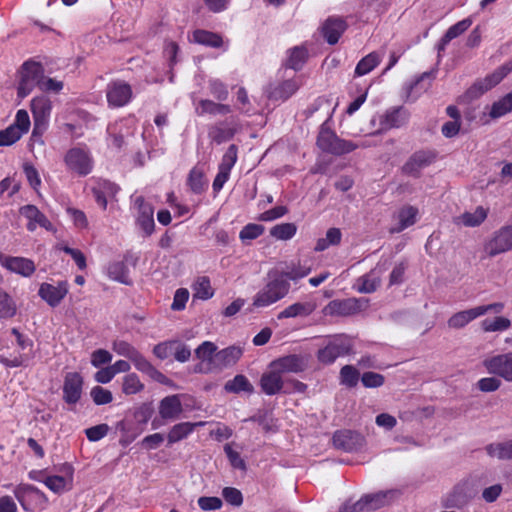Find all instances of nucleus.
Listing matches in <instances>:
<instances>
[{
	"mask_svg": "<svg viewBox=\"0 0 512 512\" xmlns=\"http://www.w3.org/2000/svg\"><path fill=\"white\" fill-rule=\"evenodd\" d=\"M291 284L287 281L280 269H270L264 279L263 286L254 295L250 312L255 309L267 308L282 299L290 292Z\"/></svg>",
	"mask_w": 512,
	"mask_h": 512,
	"instance_id": "f257e3e1",
	"label": "nucleus"
},
{
	"mask_svg": "<svg viewBox=\"0 0 512 512\" xmlns=\"http://www.w3.org/2000/svg\"><path fill=\"white\" fill-rule=\"evenodd\" d=\"M316 144L321 151L335 156L350 153L358 148V145L354 142L339 138L336 133L329 128L327 122H324L320 126Z\"/></svg>",
	"mask_w": 512,
	"mask_h": 512,
	"instance_id": "f03ea898",
	"label": "nucleus"
},
{
	"mask_svg": "<svg viewBox=\"0 0 512 512\" xmlns=\"http://www.w3.org/2000/svg\"><path fill=\"white\" fill-rule=\"evenodd\" d=\"M44 73V67L40 62L33 60L24 62L20 70V81L17 88L18 97L25 98L35 87L40 88Z\"/></svg>",
	"mask_w": 512,
	"mask_h": 512,
	"instance_id": "7ed1b4c3",
	"label": "nucleus"
},
{
	"mask_svg": "<svg viewBox=\"0 0 512 512\" xmlns=\"http://www.w3.org/2000/svg\"><path fill=\"white\" fill-rule=\"evenodd\" d=\"M477 494L474 483L470 479H463L443 499V506L447 508H463Z\"/></svg>",
	"mask_w": 512,
	"mask_h": 512,
	"instance_id": "20e7f679",
	"label": "nucleus"
},
{
	"mask_svg": "<svg viewBox=\"0 0 512 512\" xmlns=\"http://www.w3.org/2000/svg\"><path fill=\"white\" fill-rule=\"evenodd\" d=\"M368 300L364 298H346L330 301L324 308L326 316H351L366 308Z\"/></svg>",
	"mask_w": 512,
	"mask_h": 512,
	"instance_id": "39448f33",
	"label": "nucleus"
},
{
	"mask_svg": "<svg viewBox=\"0 0 512 512\" xmlns=\"http://www.w3.org/2000/svg\"><path fill=\"white\" fill-rule=\"evenodd\" d=\"M512 71V60L507 61L497 68L492 74L486 76L482 80L476 81L467 91V95L471 99L480 97L482 94L496 86L501 80Z\"/></svg>",
	"mask_w": 512,
	"mask_h": 512,
	"instance_id": "423d86ee",
	"label": "nucleus"
},
{
	"mask_svg": "<svg viewBox=\"0 0 512 512\" xmlns=\"http://www.w3.org/2000/svg\"><path fill=\"white\" fill-rule=\"evenodd\" d=\"M52 110L51 100L44 95L35 97L31 101V111L34 119L32 135H42L47 128Z\"/></svg>",
	"mask_w": 512,
	"mask_h": 512,
	"instance_id": "0eeeda50",
	"label": "nucleus"
},
{
	"mask_svg": "<svg viewBox=\"0 0 512 512\" xmlns=\"http://www.w3.org/2000/svg\"><path fill=\"white\" fill-rule=\"evenodd\" d=\"M332 440L335 448L349 453L359 451L366 443L361 433L348 429L337 430Z\"/></svg>",
	"mask_w": 512,
	"mask_h": 512,
	"instance_id": "6e6552de",
	"label": "nucleus"
},
{
	"mask_svg": "<svg viewBox=\"0 0 512 512\" xmlns=\"http://www.w3.org/2000/svg\"><path fill=\"white\" fill-rule=\"evenodd\" d=\"M484 249L490 257L512 250V225H505L495 231Z\"/></svg>",
	"mask_w": 512,
	"mask_h": 512,
	"instance_id": "1a4fd4ad",
	"label": "nucleus"
},
{
	"mask_svg": "<svg viewBox=\"0 0 512 512\" xmlns=\"http://www.w3.org/2000/svg\"><path fill=\"white\" fill-rule=\"evenodd\" d=\"M483 366L490 374L512 382V352L487 358L483 361Z\"/></svg>",
	"mask_w": 512,
	"mask_h": 512,
	"instance_id": "9d476101",
	"label": "nucleus"
},
{
	"mask_svg": "<svg viewBox=\"0 0 512 512\" xmlns=\"http://www.w3.org/2000/svg\"><path fill=\"white\" fill-rule=\"evenodd\" d=\"M14 495L25 511H34V503H45V494L36 487L28 484L18 485L14 489Z\"/></svg>",
	"mask_w": 512,
	"mask_h": 512,
	"instance_id": "9b49d317",
	"label": "nucleus"
},
{
	"mask_svg": "<svg viewBox=\"0 0 512 512\" xmlns=\"http://www.w3.org/2000/svg\"><path fill=\"white\" fill-rule=\"evenodd\" d=\"M68 169L80 176L88 175L92 170V160L89 155L80 148L70 149L64 158Z\"/></svg>",
	"mask_w": 512,
	"mask_h": 512,
	"instance_id": "f8f14e48",
	"label": "nucleus"
},
{
	"mask_svg": "<svg viewBox=\"0 0 512 512\" xmlns=\"http://www.w3.org/2000/svg\"><path fill=\"white\" fill-rule=\"evenodd\" d=\"M135 204L138 207L136 224L143 231L144 236H151L155 229L154 207L150 203L145 202L142 196L135 199Z\"/></svg>",
	"mask_w": 512,
	"mask_h": 512,
	"instance_id": "ddd939ff",
	"label": "nucleus"
},
{
	"mask_svg": "<svg viewBox=\"0 0 512 512\" xmlns=\"http://www.w3.org/2000/svg\"><path fill=\"white\" fill-rule=\"evenodd\" d=\"M350 351L351 344L349 342L341 339H334L317 352V359L319 362L329 365L338 357L349 354Z\"/></svg>",
	"mask_w": 512,
	"mask_h": 512,
	"instance_id": "4468645a",
	"label": "nucleus"
},
{
	"mask_svg": "<svg viewBox=\"0 0 512 512\" xmlns=\"http://www.w3.org/2000/svg\"><path fill=\"white\" fill-rule=\"evenodd\" d=\"M19 213L28 220L26 227L30 232L35 231L37 226H40L47 231H56L54 225L35 205H24L20 207Z\"/></svg>",
	"mask_w": 512,
	"mask_h": 512,
	"instance_id": "2eb2a0df",
	"label": "nucleus"
},
{
	"mask_svg": "<svg viewBox=\"0 0 512 512\" xmlns=\"http://www.w3.org/2000/svg\"><path fill=\"white\" fill-rule=\"evenodd\" d=\"M399 495L400 491L396 489L365 494L360 498L363 511H373L380 509L386 505H389Z\"/></svg>",
	"mask_w": 512,
	"mask_h": 512,
	"instance_id": "dca6fc26",
	"label": "nucleus"
},
{
	"mask_svg": "<svg viewBox=\"0 0 512 512\" xmlns=\"http://www.w3.org/2000/svg\"><path fill=\"white\" fill-rule=\"evenodd\" d=\"M270 367L280 373H300L307 369L308 360L305 356L291 354L274 360Z\"/></svg>",
	"mask_w": 512,
	"mask_h": 512,
	"instance_id": "f3484780",
	"label": "nucleus"
},
{
	"mask_svg": "<svg viewBox=\"0 0 512 512\" xmlns=\"http://www.w3.org/2000/svg\"><path fill=\"white\" fill-rule=\"evenodd\" d=\"M83 378L78 372H69L64 377L63 400L75 405L82 395Z\"/></svg>",
	"mask_w": 512,
	"mask_h": 512,
	"instance_id": "a211bd4d",
	"label": "nucleus"
},
{
	"mask_svg": "<svg viewBox=\"0 0 512 512\" xmlns=\"http://www.w3.org/2000/svg\"><path fill=\"white\" fill-rule=\"evenodd\" d=\"M106 96L110 105L122 107L129 102L132 90L129 84L123 81H115L107 86Z\"/></svg>",
	"mask_w": 512,
	"mask_h": 512,
	"instance_id": "6ab92c4d",
	"label": "nucleus"
},
{
	"mask_svg": "<svg viewBox=\"0 0 512 512\" xmlns=\"http://www.w3.org/2000/svg\"><path fill=\"white\" fill-rule=\"evenodd\" d=\"M436 158L432 151H417L404 164L402 170L405 174L418 177L420 170L429 166Z\"/></svg>",
	"mask_w": 512,
	"mask_h": 512,
	"instance_id": "aec40b11",
	"label": "nucleus"
},
{
	"mask_svg": "<svg viewBox=\"0 0 512 512\" xmlns=\"http://www.w3.org/2000/svg\"><path fill=\"white\" fill-rule=\"evenodd\" d=\"M68 293V284L61 281L57 286L49 283H42L39 288V296L46 301L51 307H56L64 299Z\"/></svg>",
	"mask_w": 512,
	"mask_h": 512,
	"instance_id": "412c9836",
	"label": "nucleus"
},
{
	"mask_svg": "<svg viewBox=\"0 0 512 512\" xmlns=\"http://www.w3.org/2000/svg\"><path fill=\"white\" fill-rule=\"evenodd\" d=\"M0 263L11 272L20 274L24 277L32 275L35 271L34 262L23 257L0 255Z\"/></svg>",
	"mask_w": 512,
	"mask_h": 512,
	"instance_id": "4be33fe9",
	"label": "nucleus"
},
{
	"mask_svg": "<svg viewBox=\"0 0 512 512\" xmlns=\"http://www.w3.org/2000/svg\"><path fill=\"white\" fill-rule=\"evenodd\" d=\"M260 387L264 394L272 396L283 392L285 381L277 369L265 372L260 378Z\"/></svg>",
	"mask_w": 512,
	"mask_h": 512,
	"instance_id": "5701e85b",
	"label": "nucleus"
},
{
	"mask_svg": "<svg viewBox=\"0 0 512 512\" xmlns=\"http://www.w3.org/2000/svg\"><path fill=\"white\" fill-rule=\"evenodd\" d=\"M242 349L237 346H229L217 351L214 357V371H221L233 366L242 356Z\"/></svg>",
	"mask_w": 512,
	"mask_h": 512,
	"instance_id": "b1692460",
	"label": "nucleus"
},
{
	"mask_svg": "<svg viewBox=\"0 0 512 512\" xmlns=\"http://www.w3.org/2000/svg\"><path fill=\"white\" fill-rule=\"evenodd\" d=\"M347 28L346 22L341 18H328L322 26V34L325 40L334 45Z\"/></svg>",
	"mask_w": 512,
	"mask_h": 512,
	"instance_id": "393cba45",
	"label": "nucleus"
},
{
	"mask_svg": "<svg viewBox=\"0 0 512 512\" xmlns=\"http://www.w3.org/2000/svg\"><path fill=\"white\" fill-rule=\"evenodd\" d=\"M182 411V403L178 395H170L160 401L159 414L164 420H176Z\"/></svg>",
	"mask_w": 512,
	"mask_h": 512,
	"instance_id": "a878e982",
	"label": "nucleus"
},
{
	"mask_svg": "<svg viewBox=\"0 0 512 512\" xmlns=\"http://www.w3.org/2000/svg\"><path fill=\"white\" fill-rule=\"evenodd\" d=\"M482 311L480 308L474 307L457 312L449 318L448 326L454 329L463 328L474 319L480 317Z\"/></svg>",
	"mask_w": 512,
	"mask_h": 512,
	"instance_id": "bb28decb",
	"label": "nucleus"
},
{
	"mask_svg": "<svg viewBox=\"0 0 512 512\" xmlns=\"http://www.w3.org/2000/svg\"><path fill=\"white\" fill-rule=\"evenodd\" d=\"M217 354V346L210 341H204L195 350V356L197 359L206 363L205 372L214 371V357Z\"/></svg>",
	"mask_w": 512,
	"mask_h": 512,
	"instance_id": "cd10ccee",
	"label": "nucleus"
},
{
	"mask_svg": "<svg viewBox=\"0 0 512 512\" xmlns=\"http://www.w3.org/2000/svg\"><path fill=\"white\" fill-rule=\"evenodd\" d=\"M203 425L202 422L191 423V422H182L175 424L169 431L167 435L168 444L172 445L177 443L183 439H186L195 429L196 426Z\"/></svg>",
	"mask_w": 512,
	"mask_h": 512,
	"instance_id": "c85d7f7f",
	"label": "nucleus"
},
{
	"mask_svg": "<svg viewBox=\"0 0 512 512\" xmlns=\"http://www.w3.org/2000/svg\"><path fill=\"white\" fill-rule=\"evenodd\" d=\"M418 215V209L414 206H404L402 207L397 215L398 225L391 229L392 233H400L404 229L412 226L416 222V218Z\"/></svg>",
	"mask_w": 512,
	"mask_h": 512,
	"instance_id": "c756f323",
	"label": "nucleus"
},
{
	"mask_svg": "<svg viewBox=\"0 0 512 512\" xmlns=\"http://www.w3.org/2000/svg\"><path fill=\"white\" fill-rule=\"evenodd\" d=\"M311 272V267L302 263L300 260L291 261L286 264L285 269L280 270V273L284 275L288 282L298 281L306 277Z\"/></svg>",
	"mask_w": 512,
	"mask_h": 512,
	"instance_id": "7c9ffc66",
	"label": "nucleus"
},
{
	"mask_svg": "<svg viewBox=\"0 0 512 512\" xmlns=\"http://www.w3.org/2000/svg\"><path fill=\"white\" fill-rule=\"evenodd\" d=\"M299 88L296 80H285L268 92V97L273 100H287Z\"/></svg>",
	"mask_w": 512,
	"mask_h": 512,
	"instance_id": "2f4dec72",
	"label": "nucleus"
},
{
	"mask_svg": "<svg viewBox=\"0 0 512 512\" xmlns=\"http://www.w3.org/2000/svg\"><path fill=\"white\" fill-rule=\"evenodd\" d=\"M408 114L402 107L393 108L388 110L381 120V124L387 128H399L406 123Z\"/></svg>",
	"mask_w": 512,
	"mask_h": 512,
	"instance_id": "473e14b6",
	"label": "nucleus"
},
{
	"mask_svg": "<svg viewBox=\"0 0 512 512\" xmlns=\"http://www.w3.org/2000/svg\"><path fill=\"white\" fill-rule=\"evenodd\" d=\"M224 389L229 393H241L245 392L248 394L254 393V386L248 380V378L242 374L236 375L233 379L227 381L224 385Z\"/></svg>",
	"mask_w": 512,
	"mask_h": 512,
	"instance_id": "72a5a7b5",
	"label": "nucleus"
},
{
	"mask_svg": "<svg viewBox=\"0 0 512 512\" xmlns=\"http://www.w3.org/2000/svg\"><path fill=\"white\" fill-rule=\"evenodd\" d=\"M235 130L226 122L217 123L209 128L208 137L215 143L221 144L233 138Z\"/></svg>",
	"mask_w": 512,
	"mask_h": 512,
	"instance_id": "f704fd0d",
	"label": "nucleus"
},
{
	"mask_svg": "<svg viewBox=\"0 0 512 512\" xmlns=\"http://www.w3.org/2000/svg\"><path fill=\"white\" fill-rule=\"evenodd\" d=\"M315 307L309 302H297L282 310L278 315V319L294 318L298 316H308L314 311Z\"/></svg>",
	"mask_w": 512,
	"mask_h": 512,
	"instance_id": "c9c22d12",
	"label": "nucleus"
},
{
	"mask_svg": "<svg viewBox=\"0 0 512 512\" xmlns=\"http://www.w3.org/2000/svg\"><path fill=\"white\" fill-rule=\"evenodd\" d=\"M230 112H231V107L229 105L215 103L214 101L208 100V99H201L198 103V107L196 108V113L199 116H202L204 114L225 115Z\"/></svg>",
	"mask_w": 512,
	"mask_h": 512,
	"instance_id": "e433bc0d",
	"label": "nucleus"
},
{
	"mask_svg": "<svg viewBox=\"0 0 512 512\" xmlns=\"http://www.w3.org/2000/svg\"><path fill=\"white\" fill-rule=\"evenodd\" d=\"M193 39L198 44L213 48H219L223 44L222 37L219 34L202 29L193 32Z\"/></svg>",
	"mask_w": 512,
	"mask_h": 512,
	"instance_id": "4c0bfd02",
	"label": "nucleus"
},
{
	"mask_svg": "<svg viewBox=\"0 0 512 512\" xmlns=\"http://www.w3.org/2000/svg\"><path fill=\"white\" fill-rule=\"evenodd\" d=\"M487 454L500 460L512 459V440L501 443H492L486 446Z\"/></svg>",
	"mask_w": 512,
	"mask_h": 512,
	"instance_id": "58836bf2",
	"label": "nucleus"
},
{
	"mask_svg": "<svg viewBox=\"0 0 512 512\" xmlns=\"http://www.w3.org/2000/svg\"><path fill=\"white\" fill-rule=\"evenodd\" d=\"M381 55L378 52H371L362 58L356 68L355 75L363 76L372 71L381 61Z\"/></svg>",
	"mask_w": 512,
	"mask_h": 512,
	"instance_id": "ea45409f",
	"label": "nucleus"
},
{
	"mask_svg": "<svg viewBox=\"0 0 512 512\" xmlns=\"http://www.w3.org/2000/svg\"><path fill=\"white\" fill-rule=\"evenodd\" d=\"M286 66L293 70H300L307 60L308 52L302 46H296L288 51Z\"/></svg>",
	"mask_w": 512,
	"mask_h": 512,
	"instance_id": "a19ab883",
	"label": "nucleus"
},
{
	"mask_svg": "<svg viewBox=\"0 0 512 512\" xmlns=\"http://www.w3.org/2000/svg\"><path fill=\"white\" fill-rule=\"evenodd\" d=\"M108 276L125 285H131L132 280L129 277V271L124 262H114L108 267Z\"/></svg>",
	"mask_w": 512,
	"mask_h": 512,
	"instance_id": "79ce46f5",
	"label": "nucleus"
},
{
	"mask_svg": "<svg viewBox=\"0 0 512 512\" xmlns=\"http://www.w3.org/2000/svg\"><path fill=\"white\" fill-rule=\"evenodd\" d=\"M187 184L195 194L202 193L206 187L203 171L198 167H194L188 175Z\"/></svg>",
	"mask_w": 512,
	"mask_h": 512,
	"instance_id": "37998d69",
	"label": "nucleus"
},
{
	"mask_svg": "<svg viewBox=\"0 0 512 512\" xmlns=\"http://www.w3.org/2000/svg\"><path fill=\"white\" fill-rule=\"evenodd\" d=\"M487 217V210L478 206L474 212H465L460 216L462 223L467 227L479 226Z\"/></svg>",
	"mask_w": 512,
	"mask_h": 512,
	"instance_id": "c03bdc74",
	"label": "nucleus"
},
{
	"mask_svg": "<svg viewBox=\"0 0 512 512\" xmlns=\"http://www.w3.org/2000/svg\"><path fill=\"white\" fill-rule=\"evenodd\" d=\"M380 285V279L373 272L363 275L357 279V291L360 293H372Z\"/></svg>",
	"mask_w": 512,
	"mask_h": 512,
	"instance_id": "a18cd8bd",
	"label": "nucleus"
},
{
	"mask_svg": "<svg viewBox=\"0 0 512 512\" xmlns=\"http://www.w3.org/2000/svg\"><path fill=\"white\" fill-rule=\"evenodd\" d=\"M297 226L294 223H281L270 229V235L278 240H289L296 234Z\"/></svg>",
	"mask_w": 512,
	"mask_h": 512,
	"instance_id": "49530a36",
	"label": "nucleus"
},
{
	"mask_svg": "<svg viewBox=\"0 0 512 512\" xmlns=\"http://www.w3.org/2000/svg\"><path fill=\"white\" fill-rule=\"evenodd\" d=\"M512 110V91L493 103L490 111L492 118H499Z\"/></svg>",
	"mask_w": 512,
	"mask_h": 512,
	"instance_id": "de8ad7c7",
	"label": "nucleus"
},
{
	"mask_svg": "<svg viewBox=\"0 0 512 512\" xmlns=\"http://www.w3.org/2000/svg\"><path fill=\"white\" fill-rule=\"evenodd\" d=\"M360 374L352 365H345L340 370V383L346 387L353 388L358 384Z\"/></svg>",
	"mask_w": 512,
	"mask_h": 512,
	"instance_id": "09e8293b",
	"label": "nucleus"
},
{
	"mask_svg": "<svg viewBox=\"0 0 512 512\" xmlns=\"http://www.w3.org/2000/svg\"><path fill=\"white\" fill-rule=\"evenodd\" d=\"M144 389V384L135 373L127 374L123 378L122 391L126 395L136 394Z\"/></svg>",
	"mask_w": 512,
	"mask_h": 512,
	"instance_id": "8fccbe9b",
	"label": "nucleus"
},
{
	"mask_svg": "<svg viewBox=\"0 0 512 512\" xmlns=\"http://www.w3.org/2000/svg\"><path fill=\"white\" fill-rule=\"evenodd\" d=\"M213 296V290L207 277L199 278L194 287V298L207 300Z\"/></svg>",
	"mask_w": 512,
	"mask_h": 512,
	"instance_id": "3c124183",
	"label": "nucleus"
},
{
	"mask_svg": "<svg viewBox=\"0 0 512 512\" xmlns=\"http://www.w3.org/2000/svg\"><path fill=\"white\" fill-rule=\"evenodd\" d=\"M265 231V227L260 224L250 223L243 227L240 231L239 238L245 242L251 241L261 236Z\"/></svg>",
	"mask_w": 512,
	"mask_h": 512,
	"instance_id": "603ef678",
	"label": "nucleus"
},
{
	"mask_svg": "<svg viewBox=\"0 0 512 512\" xmlns=\"http://www.w3.org/2000/svg\"><path fill=\"white\" fill-rule=\"evenodd\" d=\"M16 308L9 295L0 289V318H10L15 315Z\"/></svg>",
	"mask_w": 512,
	"mask_h": 512,
	"instance_id": "864d4df0",
	"label": "nucleus"
},
{
	"mask_svg": "<svg viewBox=\"0 0 512 512\" xmlns=\"http://www.w3.org/2000/svg\"><path fill=\"white\" fill-rule=\"evenodd\" d=\"M91 398L96 405H105L113 400L111 391L101 387L95 386L90 392Z\"/></svg>",
	"mask_w": 512,
	"mask_h": 512,
	"instance_id": "5fc2aeb1",
	"label": "nucleus"
},
{
	"mask_svg": "<svg viewBox=\"0 0 512 512\" xmlns=\"http://www.w3.org/2000/svg\"><path fill=\"white\" fill-rule=\"evenodd\" d=\"M361 382L366 388H378L385 382V377L376 372H365L361 376Z\"/></svg>",
	"mask_w": 512,
	"mask_h": 512,
	"instance_id": "6e6d98bb",
	"label": "nucleus"
},
{
	"mask_svg": "<svg viewBox=\"0 0 512 512\" xmlns=\"http://www.w3.org/2000/svg\"><path fill=\"white\" fill-rule=\"evenodd\" d=\"M472 20L469 18L463 19L456 24L452 25L445 33L446 40H453L454 38L463 34L471 26Z\"/></svg>",
	"mask_w": 512,
	"mask_h": 512,
	"instance_id": "4d7b16f0",
	"label": "nucleus"
},
{
	"mask_svg": "<svg viewBox=\"0 0 512 512\" xmlns=\"http://www.w3.org/2000/svg\"><path fill=\"white\" fill-rule=\"evenodd\" d=\"M21 138V131L14 127H7L0 131V146H10Z\"/></svg>",
	"mask_w": 512,
	"mask_h": 512,
	"instance_id": "13d9d810",
	"label": "nucleus"
},
{
	"mask_svg": "<svg viewBox=\"0 0 512 512\" xmlns=\"http://www.w3.org/2000/svg\"><path fill=\"white\" fill-rule=\"evenodd\" d=\"M237 160V146L232 144L228 147L222 158L219 169L230 172Z\"/></svg>",
	"mask_w": 512,
	"mask_h": 512,
	"instance_id": "bf43d9fd",
	"label": "nucleus"
},
{
	"mask_svg": "<svg viewBox=\"0 0 512 512\" xmlns=\"http://www.w3.org/2000/svg\"><path fill=\"white\" fill-rule=\"evenodd\" d=\"M10 126L14 127V129H17L18 131H21V136L28 132L30 127V118L28 112L24 109L18 110L16 113L15 122Z\"/></svg>",
	"mask_w": 512,
	"mask_h": 512,
	"instance_id": "052dcab7",
	"label": "nucleus"
},
{
	"mask_svg": "<svg viewBox=\"0 0 512 512\" xmlns=\"http://www.w3.org/2000/svg\"><path fill=\"white\" fill-rule=\"evenodd\" d=\"M222 496L225 501L233 506H241L243 503V496L240 490L234 487H225L222 491Z\"/></svg>",
	"mask_w": 512,
	"mask_h": 512,
	"instance_id": "680f3d73",
	"label": "nucleus"
},
{
	"mask_svg": "<svg viewBox=\"0 0 512 512\" xmlns=\"http://www.w3.org/2000/svg\"><path fill=\"white\" fill-rule=\"evenodd\" d=\"M112 349L118 355L124 356L129 360H131L138 351L131 344L123 340L114 341Z\"/></svg>",
	"mask_w": 512,
	"mask_h": 512,
	"instance_id": "e2e57ef3",
	"label": "nucleus"
},
{
	"mask_svg": "<svg viewBox=\"0 0 512 512\" xmlns=\"http://www.w3.org/2000/svg\"><path fill=\"white\" fill-rule=\"evenodd\" d=\"M44 484L55 493H61L67 489V481L62 476H48L44 480Z\"/></svg>",
	"mask_w": 512,
	"mask_h": 512,
	"instance_id": "0e129e2a",
	"label": "nucleus"
},
{
	"mask_svg": "<svg viewBox=\"0 0 512 512\" xmlns=\"http://www.w3.org/2000/svg\"><path fill=\"white\" fill-rule=\"evenodd\" d=\"M224 451L226 456L231 464V466L235 469L246 470L245 461L241 458L240 454L237 451H234L230 444H226L224 446Z\"/></svg>",
	"mask_w": 512,
	"mask_h": 512,
	"instance_id": "69168bd1",
	"label": "nucleus"
},
{
	"mask_svg": "<svg viewBox=\"0 0 512 512\" xmlns=\"http://www.w3.org/2000/svg\"><path fill=\"white\" fill-rule=\"evenodd\" d=\"M24 174L33 189H37L41 185V179L37 169L31 163L23 164Z\"/></svg>",
	"mask_w": 512,
	"mask_h": 512,
	"instance_id": "338daca9",
	"label": "nucleus"
},
{
	"mask_svg": "<svg viewBox=\"0 0 512 512\" xmlns=\"http://www.w3.org/2000/svg\"><path fill=\"white\" fill-rule=\"evenodd\" d=\"M109 431V426L107 424H99L85 430V434L88 440L95 442L99 441L103 437L107 435Z\"/></svg>",
	"mask_w": 512,
	"mask_h": 512,
	"instance_id": "774afa93",
	"label": "nucleus"
}]
</instances>
